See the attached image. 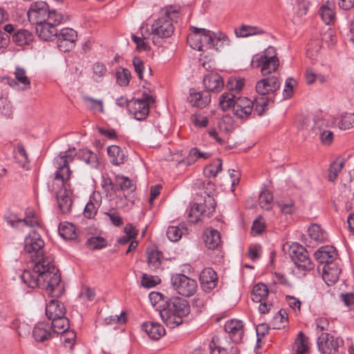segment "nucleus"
Returning a JSON list of instances; mask_svg holds the SVG:
<instances>
[{"mask_svg": "<svg viewBox=\"0 0 354 354\" xmlns=\"http://www.w3.org/2000/svg\"><path fill=\"white\" fill-rule=\"evenodd\" d=\"M212 153L207 151H203L197 147H192L189 151L187 156L183 159L180 163L184 164L187 166H190L194 164L199 159H207L210 158Z\"/></svg>", "mask_w": 354, "mask_h": 354, "instance_id": "a878e982", "label": "nucleus"}, {"mask_svg": "<svg viewBox=\"0 0 354 354\" xmlns=\"http://www.w3.org/2000/svg\"><path fill=\"white\" fill-rule=\"evenodd\" d=\"M280 81L276 76H270L259 80L256 84V91L261 97L255 99V112L259 115H263L270 102H273L270 94L275 93L280 88Z\"/></svg>", "mask_w": 354, "mask_h": 354, "instance_id": "20e7f679", "label": "nucleus"}, {"mask_svg": "<svg viewBox=\"0 0 354 354\" xmlns=\"http://www.w3.org/2000/svg\"><path fill=\"white\" fill-rule=\"evenodd\" d=\"M63 20L62 14L53 12L48 20L36 25L37 35L44 41H52L57 36L56 26L59 25Z\"/></svg>", "mask_w": 354, "mask_h": 354, "instance_id": "423d86ee", "label": "nucleus"}, {"mask_svg": "<svg viewBox=\"0 0 354 354\" xmlns=\"http://www.w3.org/2000/svg\"><path fill=\"white\" fill-rule=\"evenodd\" d=\"M333 124V122L325 118H317L315 120V131L317 134L327 130Z\"/></svg>", "mask_w": 354, "mask_h": 354, "instance_id": "4d7b16f0", "label": "nucleus"}, {"mask_svg": "<svg viewBox=\"0 0 354 354\" xmlns=\"http://www.w3.org/2000/svg\"><path fill=\"white\" fill-rule=\"evenodd\" d=\"M115 184L122 191L133 190L135 189L131 180L124 176L118 175L115 176Z\"/></svg>", "mask_w": 354, "mask_h": 354, "instance_id": "5fc2aeb1", "label": "nucleus"}, {"mask_svg": "<svg viewBox=\"0 0 354 354\" xmlns=\"http://www.w3.org/2000/svg\"><path fill=\"white\" fill-rule=\"evenodd\" d=\"M187 100L192 106L204 108L211 102V95L208 92H196L194 90H190Z\"/></svg>", "mask_w": 354, "mask_h": 354, "instance_id": "5701e85b", "label": "nucleus"}, {"mask_svg": "<svg viewBox=\"0 0 354 354\" xmlns=\"http://www.w3.org/2000/svg\"><path fill=\"white\" fill-rule=\"evenodd\" d=\"M283 250L287 252L288 254L298 268L304 271H309L313 269L314 264L308 257L306 249L297 243H288L283 245Z\"/></svg>", "mask_w": 354, "mask_h": 354, "instance_id": "39448f33", "label": "nucleus"}, {"mask_svg": "<svg viewBox=\"0 0 354 354\" xmlns=\"http://www.w3.org/2000/svg\"><path fill=\"white\" fill-rule=\"evenodd\" d=\"M190 313L188 301L183 298L174 297L165 301L159 311L162 322L169 327L174 328L183 323V317Z\"/></svg>", "mask_w": 354, "mask_h": 354, "instance_id": "7ed1b4c3", "label": "nucleus"}, {"mask_svg": "<svg viewBox=\"0 0 354 354\" xmlns=\"http://www.w3.org/2000/svg\"><path fill=\"white\" fill-rule=\"evenodd\" d=\"M264 31L257 26L242 25L240 28L235 29V34L239 37H247L255 35H261Z\"/></svg>", "mask_w": 354, "mask_h": 354, "instance_id": "f704fd0d", "label": "nucleus"}, {"mask_svg": "<svg viewBox=\"0 0 354 354\" xmlns=\"http://www.w3.org/2000/svg\"><path fill=\"white\" fill-rule=\"evenodd\" d=\"M215 205L214 198L209 195H207L203 203H193L191 205L187 214L189 222L196 223L203 217H209L215 210Z\"/></svg>", "mask_w": 354, "mask_h": 354, "instance_id": "0eeeda50", "label": "nucleus"}, {"mask_svg": "<svg viewBox=\"0 0 354 354\" xmlns=\"http://www.w3.org/2000/svg\"><path fill=\"white\" fill-rule=\"evenodd\" d=\"M199 280L203 290L208 292L216 288L218 277L212 268H206L201 272Z\"/></svg>", "mask_w": 354, "mask_h": 354, "instance_id": "a211bd4d", "label": "nucleus"}, {"mask_svg": "<svg viewBox=\"0 0 354 354\" xmlns=\"http://www.w3.org/2000/svg\"><path fill=\"white\" fill-rule=\"evenodd\" d=\"M29 226V227H35L39 225V221L38 218L35 215H28L26 214V216L22 219V223L21 224V226Z\"/></svg>", "mask_w": 354, "mask_h": 354, "instance_id": "774afa93", "label": "nucleus"}, {"mask_svg": "<svg viewBox=\"0 0 354 354\" xmlns=\"http://www.w3.org/2000/svg\"><path fill=\"white\" fill-rule=\"evenodd\" d=\"M171 283L178 294L188 297L194 295L198 288L196 280L183 274H173L171 277Z\"/></svg>", "mask_w": 354, "mask_h": 354, "instance_id": "6e6552de", "label": "nucleus"}, {"mask_svg": "<svg viewBox=\"0 0 354 354\" xmlns=\"http://www.w3.org/2000/svg\"><path fill=\"white\" fill-rule=\"evenodd\" d=\"M185 231L186 228L183 225L169 226L167 230V236L171 241L176 242L181 239Z\"/></svg>", "mask_w": 354, "mask_h": 354, "instance_id": "37998d69", "label": "nucleus"}, {"mask_svg": "<svg viewBox=\"0 0 354 354\" xmlns=\"http://www.w3.org/2000/svg\"><path fill=\"white\" fill-rule=\"evenodd\" d=\"M212 42L211 44L208 45L207 48H214L216 50H218L225 46L229 45L230 40L226 35H220L219 36H215L214 34L212 32Z\"/></svg>", "mask_w": 354, "mask_h": 354, "instance_id": "3c124183", "label": "nucleus"}, {"mask_svg": "<svg viewBox=\"0 0 354 354\" xmlns=\"http://www.w3.org/2000/svg\"><path fill=\"white\" fill-rule=\"evenodd\" d=\"M354 126V115L346 113L343 115L339 122V127L341 129L346 130Z\"/></svg>", "mask_w": 354, "mask_h": 354, "instance_id": "6e6d98bb", "label": "nucleus"}, {"mask_svg": "<svg viewBox=\"0 0 354 354\" xmlns=\"http://www.w3.org/2000/svg\"><path fill=\"white\" fill-rule=\"evenodd\" d=\"M314 256L316 260L324 266L330 262H336L337 254L335 248L330 245H325L317 250Z\"/></svg>", "mask_w": 354, "mask_h": 354, "instance_id": "412c9836", "label": "nucleus"}, {"mask_svg": "<svg viewBox=\"0 0 354 354\" xmlns=\"http://www.w3.org/2000/svg\"><path fill=\"white\" fill-rule=\"evenodd\" d=\"M174 26L169 12H165L157 19L151 26L153 39L156 36L158 38L169 37L174 33Z\"/></svg>", "mask_w": 354, "mask_h": 354, "instance_id": "9b49d317", "label": "nucleus"}, {"mask_svg": "<svg viewBox=\"0 0 354 354\" xmlns=\"http://www.w3.org/2000/svg\"><path fill=\"white\" fill-rule=\"evenodd\" d=\"M55 10H50L48 5L42 1L33 2L30 4L27 15L28 20L35 24H39L48 20Z\"/></svg>", "mask_w": 354, "mask_h": 354, "instance_id": "9d476101", "label": "nucleus"}, {"mask_svg": "<svg viewBox=\"0 0 354 354\" xmlns=\"http://www.w3.org/2000/svg\"><path fill=\"white\" fill-rule=\"evenodd\" d=\"M58 230L59 235L66 240H73L77 236L75 227L71 223H60Z\"/></svg>", "mask_w": 354, "mask_h": 354, "instance_id": "e433bc0d", "label": "nucleus"}, {"mask_svg": "<svg viewBox=\"0 0 354 354\" xmlns=\"http://www.w3.org/2000/svg\"><path fill=\"white\" fill-rule=\"evenodd\" d=\"M253 57L261 59L279 60L277 56L276 49L272 46L268 47L261 54L255 55Z\"/></svg>", "mask_w": 354, "mask_h": 354, "instance_id": "13d9d810", "label": "nucleus"}, {"mask_svg": "<svg viewBox=\"0 0 354 354\" xmlns=\"http://www.w3.org/2000/svg\"><path fill=\"white\" fill-rule=\"evenodd\" d=\"M344 341L340 337H335L328 333H322L317 338V346L322 354H335Z\"/></svg>", "mask_w": 354, "mask_h": 354, "instance_id": "ddd939ff", "label": "nucleus"}, {"mask_svg": "<svg viewBox=\"0 0 354 354\" xmlns=\"http://www.w3.org/2000/svg\"><path fill=\"white\" fill-rule=\"evenodd\" d=\"M0 113L8 117L12 114L11 103L6 99H0Z\"/></svg>", "mask_w": 354, "mask_h": 354, "instance_id": "e2e57ef3", "label": "nucleus"}, {"mask_svg": "<svg viewBox=\"0 0 354 354\" xmlns=\"http://www.w3.org/2000/svg\"><path fill=\"white\" fill-rule=\"evenodd\" d=\"M80 157L84 162L92 167L95 168L98 165L97 155L91 150H81L80 152Z\"/></svg>", "mask_w": 354, "mask_h": 354, "instance_id": "09e8293b", "label": "nucleus"}, {"mask_svg": "<svg viewBox=\"0 0 354 354\" xmlns=\"http://www.w3.org/2000/svg\"><path fill=\"white\" fill-rule=\"evenodd\" d=\"M281 212L285 214H292L297 210L295 201L291 198H284L277 201Z\"/></svg>", "mask_w": 354, "mask_h": 354, "instance_id": "49530a36", "label": "nucleus"}, {"mask_svg": "<svg viewBox=\"0 0 354 354\" xmlns=\"http://www.w3.org/2000/svg\"><path fill=\"white\" fill-rule=\"evenodd\" d=\"M192 32L187 36V43L189 46L198 51L203 50V47H207L212 42V32L204 28H191Z\"/></svg>", "mask_w": 354, "mask_h": 354, "instance_id": "1a4fd4ad", "label": "nucleus"}, {"mask_svg": "<svg viewBox=\"0 0 354 354\" xmlns=\"http://www.w3.org/2000/svg\"><path fill=\"white\" fill-rule=\"evenodd\" d=\"M203 84L205 92H220L223 86L224 82L221 76L216 73H209L203 77Z\"/></svg>", "mask_w": 354, "mask_h": 354, "instance_id": "aec40b11", "label": "nucleus"}, {"mask_svg": "<svg viewBox=\"0 0 354 354\" xmlns=\"http://www.w3.org/2000/svg\"><path fill=\"white\" fill-rule=\"evenodd\" d=\"M4 219L12 227H18L22 223V218H19L17 214L12 213L5 215Z\"/></svg>", "mask_w": 354, "mask_h": 354, "instance_id": "69168bd1", "label": "nucleus"}, {"mask_svg": "<svg viewBox=\"0 0 354 354\" xmlns=\"http://www.w3.org/2000/svg\"><path fill=\"white\" fill-rule=\"evenodd\" d=\"M155 102L153 97L149 94H143L142 99H137L129 102V110L137 120L146 118L149 114V105Z\"/></svg>", "mask_w": 354, "mask_h": 354, "instance_id": "f8f14e48", "label": "nucleus"}, {"mask_svg": "<svg viewBox=\"0 0 354 354\" xmlns=\"http://www.w3.org/2000/svg\"><path fill=\"white\" fill-rule=\"evenodd\" d=\"M142 329L148 336L154 340H158L165 334V328L159 323L148 322L142 324Z\"/></svg>", "mask_w": 354, "mask_h": 354, "instance_id": "b1692460", "label": "nucleus"}, {"mask_svg": "<svg viewBox=\"0 0 354 354\" xmlns=\"http://www.w3.org/2000/svg\"><path fill=\"white\" fill-rule=\"evenodd\" d=\"M222 170V160L220 158L214 160L209 165L205 167L204 172L205 175L210 177H216Z\"/></svg>", "mask_w": 354, "mask_h": 354, "instance_id": "a18cd8bd", "label": "nucleus"}, {"mask_svg": "<svg viewBox=\"0 0 354 354\" xmlns=\"http://www.w3.org/2000/svg\"><path fill=\"white\" fill-rule=\"evenodd\" d=\"M32 335L36 341L43 342L50 338L52 333L48 325L39 323L35 326L32 330Z\"/></svg>", "mask_w": 354, "mask_h": 354, "instance_id": "c756f323", "label": "nucleus"}, {"mask_svg": "<svg viewBox=\"0 0 354 354\" xmlns=\"http://www.w3.org/2000/svg\"><path fill=\"white\" fill-rule=\"evenodd\" d=\"M295 354H308L309 351V341L302 332H299L294 343Z\"/></svg>", "mask_w": 354, "mask_h": 354, "instance_id": "7c9ffc66", "label": "nucleus"}, {"mask_svg": "<svg viewBox=\"0 0 354 354\" xmlns=\"http://www.w3.org/2000/svg\"><path fill=\"white\" fill-rule=\"evenodd\" d=\"M93 78L96 82L101 81L102 77L106 72V66L103 64L96 63L93 65Z\"/></svg>", "mask_w": 354, "mask_h": 354, "instance_id": "bf43d9fd", "label": "nucleus"}, {"mask_svg": "<svg viewBox=\"0 0 354 354\" xmlns=\"http://www.w3.org/2000/svg\"><path fill=\"white\" fill-rule=\"evenodd\" d=\"M83 101L86 108L94 113H103L104 102L102 100H96L92 97L85 95L83 97Z\"/></svg>", "mask_w": 354, "mask_h": 354, "instance_id": "473e14b6", "label": "nucleus"}, {"mask_svg": "<svg viewBox=\"0 0 354 354\" xmlns=\"http://www.w3.org/2000/svg\"><path fill=\"white\" fill-rule=\"evenodd\" d=\"M261 254V248L259 245H252L249 247L248 257L252 261L258 260Z\"/></svg>", "mask_w": 354, "mask_h": 354, "instance_id": "338daca9", "label": "nucleus"}, {"mask_svg": "<svg viewBox=\"0 0 354 354\" xmlns=\"http://www.w3.org/2000/svg\"><path fill=\"white\" fill-rule=\"evenodd\" d=\"M244 82V79L230 77L227 82L226 88L230 91L238 93L242 89Z\"/></svg>", "mask_w": 354, "mask_h": 354, "instance_id": "864d4df0", "label": "nucleus"}, {"mask_svg": "<svg viewBox=\"0 0 354 354\" xmlns=\"http://www.w3.org/2000/svg\"><path fill=\"white\" fill-rule=\"evenodd\" d=\"M51 328L55 333H63L69 328V321L65 315L51 319Z\"/></svg>", "mask_w": 354, "mask_h": 354, "instance_id": "58836bf2", "label": "nucleus"}, {"mask_svg": "<svg viewBox=\"0 0 354 354\" xmlns=\"http://www.w3.org/2000/svg\"><path fill=\"white\" fill-rule=\"evenodd\" d=\"M308 231L310 237L315 241L324 242L327 239L326 232L317 224L311 225Z\"/></svg>", "mask_w": 354, "mask_h": 354, "instance_id": "4c0bfd02", "label": "nucleus"}, {"mask_svg": "<svg viewBox=\"0 0 354 354\" xmlns=\"http://www.w3.org/2000/svg\"><path fill=\"white\" fill-rule=\"evenodd\" d=\"M44 245L41 235L35 230L25 236L24 251L29 254L34 265L32 269L25 270L21 278L28 287L44 289L51 297H59L64 291L61 276L53 257L44 254Z\"/></svg>", "mask_w": 354, "mask_h": 354, "instance_id": "f257e3e1", "label": "nucleus"}, {"mask_svg": "<svg viewBox=\"0 0 354 354\" xmlns=\"http://www.w3.org/2000/svg\"><path fill=\"white\" fill-rule=\"evenodd\" d=\"M143 26L140 28L142 37H138L136 35H133L131 37L133 41L136 44L137 50L139 51L149 50V45L144 40L147 39L150 34L148 32L147 29H146L145 32H143Z\"/></svg>", "mask_w": 354, "mask_h": 354, "instance_id": "de8ad7c7", "label": "nucleus"}, {"mask_svg": "<svg viewBox=\"0 0 354 354\" xmlns=\"http://www.w3.org/2000/svg\"><path fill=\"white\" fill-rule=\"evenodd\" d=\"M77 38V32L73 28H62L56 37L57 48L62 52L69 51L75 46Z\"/></svg>", "mask_w": 354, "mask_h": 354, "instance_id": "2eb2a0df", "label": "nucleus"}, {"mask_svg": "<svg viewBox=\"0 0 354 354\" xmlns=\"http://www.w3.org/2000/svg\"><path fill=\"white\" fill-rule=\"evenodd\" d=\"M87 245L92 249H100L106 245L104 239L100 236L91 237L87 241Z\"/></svg>", "mask_w": 354, "mask_h": 354, "instance_id": "680f3d73", "label": "nucleus"}, {"mask_svg": "<svg viewBox=\"0 0 354 354\" xmlns=\"http://www.w3.org/2000/svg\"><path fill=\"white\" fill-rule=\"evenodd\" d=\"M322 270V278L328 286L335 283L341 273V269L339 268L337 261L324 264Z\"/></svg>", "mask_w": 354, "mask_h": 354, "instance_id": "6ab92c4d", "label": "nucleus"}, {"mask_svg": "<svg viewBox=\"0 0 354 354\" xmlns=\"http://www.w3.org/2000/svg\"><path fill=\"white\" fill-rule=\"evenodd\" d=\"M100 205V201L95 198V195L90 198L89 201L86 203L84 215L87 218H93L97 214V209Z\"/></svg>", "mask_w": 354, "mask_h": 354, "instance_id": "ea45409f", "label": "nucleus"}, {"mask_svg": "<svg viewBox=\"0 0 354 354\" xmlns=\"http://www.w3.org/2000/svg\"><path fill=\"white\" fill-rule=\"evenodd\" d=\"M12 40L18 46L28 45L32 41V35L28 30L21 29L12 35Z\"/></svg>", "mask_w": 354, "mask_h": 354, "instance_id": "72a5a7b5", "label": "nucleus"}, {"mask_svg": "<svg viewBox=\"0 0 354 354\" xmlns=\"http://www.w3.org/2000/svg\"><path fill=\"white\" fill-rule=\"evenodd\" d=\"M76 155L75 147L60 152L54 160L57 167L55 178L48 183V190L56 194L57 206L62 214L69 213L73 205L68 183L72 171L68 165L73 161Z\"/></svg>", "mask_w": 354, "mask_h": 354, "instance_id": "f03ea898", "label": "nucleus"}, {"mask_svg": "<svg viewBox=\"0 0 354 354\" xmlns=\"http://www.w3.org/2000/svg\"><path fill=\"white\" fill-rule=\"evenodd\" d=\"M251 65L253 68L261 67L262 75L266 76L277 71L279 65V60L261 59L252 57Z\"/></svg>", "mask_w": 354, "mask_h": 354, "instance_id": "4be33fe9", "label": "nucleus"}, {"mask_svg": "<svg viewBox=\"0 0 354 354\" xmlns=\"http://www.w3.org/2000/svg\"><path fill=\"white\" fill-rule=\"evenodd\" d=\"M107 153L113 165H119L124 162L126 156L123 150L117 145H111L107 148Z\"/></svg>", "mask_w": 354, "mask_h": 354, "instance_id": "c85d7f7f", "label": "nucleus"}, {"mask_svg": "<svg viewBox=\"0 0 354 354\" xmlns=\"http://www.w3.org/2000/svg\"><path fill=\"white\" fill-rule=\"evenodd\" d=\"M255 100L252 101L245 97H240L236 99L234 104L233 111L234 115L241 119L248 118L255 111Z\"/></svg>", "mask_w": 354, "mask_h": 354, "instance_id": "dca6fc26", "label": "nucleus"}, {"mask_svg": "<svg viewBox=\"0 0 354 354\" xmlns=\"http://www.w3.org/2000/svg\"><path fill=\"white\" fill-rule=\"evenodd\" d=\"M319 14L324 22L330 25L334 23L335 20V13L333 8V5H322L319 10Z\"/></svg>", "mask_w": 354, "mask_h": 354, "instance_id": "c9c22d12", "label": "nucleus"}, {"mask_svg": "<svg viewBox=\"0 0 354 354\" xmlns=\"http://www.w3.org/2000/svg\"><path fill=\"white\" fill-rule=\"evenodd\" d=\"M64 305L57 299H52L46 306V315L48 319H55L57 317L65 315Z\"/></svg>", "mask_w": 354, "mask_h": 354, "instance_id": "393cba45", "label": "nucleus"}, {"mask_svg": "<svg viewBox=\"0 0 354 354\" xmlns=\"http://www.w3.org/2000/svg\"><path fill=\"white\" fill-rule=\"evenodd\" d=\"M345 161L344 159H337L333 162L328 169V180L334 182L338 176V174L344 167Z\"/></svg>", "mask_w": 354, "mask_h": 354, "instance_id": "79ce46f5", "label": "nucleus"}, {"mask_svg": "<svg viewBox=\"0 0 354 354\" xmlns=\"http://www.w3.org/2000/svg\"><path fill=\"white\" fill-rule=\"evenodd\" d=\"M268 288L263 283H258L253 287L252 292V299L254 302H261L266 301L268 296Z\"/></svg>", "mask_w": 354, "mask_h": 354, "instance_id": "2f4dec72", "label": "nucleus"}, {"mask_svg": "<svg viewBox=\"0 0 354 354\" xmlns=\"http://www.w3.org/2000/svg\"><path fill=\"white\" fill-rule=\"evenodd\" d=\"M130 71L124 68H119L116 72L117 83L121 86H127L131 79Z\"/></svg>", "mask_w": 354, "mask_h": 354, "instance_id": "603ef678", "label": "nucleus"}, {"mask_svg": "<svg viewBox=\"0 0 354 354\" xmlns=\"http://www.w3.org/2000/svg\"><path fill=\"white\" fill-rule=\"evenodd\" d=\"M236 96L232 93H224L220 97L219 105L223 111L231 107L234 109V104L236 101Z\"/></svg>", "mask_w": 354, "mask_h": 354, "instance_id": "8fccbe9b", "label": "nucleus"}, {"mask_svg": "<svg viewBox=\"0 0 354 354\" xmlns=\"http://www.w3.org/2000/svg\"><path fill=\"white\" fill-rule=\"evenodd\" d=\"M15 78L4 77L3 81L5 84H8L12 88L24 91L30 88L31 82L30 78L27 76L26 71L21 67L17 66L14 73Z\"/></svg>", "mask_w": 354, "mask_h": 354, "instance_id": "4468645a", "label": "nucleus"}, {"mask_svg": "<svg viewBox=\"0 0 354 354\" xmlns=\"http://www.w3.org/2000/svg\"><path fill=\"white\" fill-rule=\"evenodd\" d=\"M204 242L205 245L211 250L217 248L221 243L219 232L214 229H207L204 232Z\"/></svg>", "mask_w": 354, "mask_h": 354, "instance_id": "bb28decb", "label": "nucleus"}, {"mask_svg": "<svg viewBox=\"0 0 354 354\" xmlns=\"http://www.w3.org/2000/svg\"><path fill=\"white\" fill-rule=\"evenodd\" d=\"M105 215L107 216L111 220V223L115 226H120L123 224V221L119 212L115 209H112L109 212H106Z\"/></svg>", "mask_w": 354, "mask_h": 354, "instance_id": "0e129e2a", "label": "nucleus"}, {"mask_svg": "<svg viewBox=\"0 0 354 354\" xmlns=\"http://www.w3.org/2000/svg\"><path fill=\"white\" fill-rule=\"evenodd\" d=\"M191 121L197 127H205L208 124V118L201 114L192 115Z\"/></svg>", "mask_w": 354, "mask_h": 354, "instance_id": "052dcab7", "label": "nucleus"}, {"mask_svg": "<svg viewBox=\"0 0 354 354\" xmlns=\"http://www.w3.org/2000/svg\"><path fill=\"white\" fill-rule=\"evenodd\" d=\"M14 159L19 167L28 169V156L24 146L21 144H17L14 150Z\"/></svg>", "mask_w": 354, "mask_h": 354, "instance_id": "cd10ccee", "label": "nucleus"}, {"mask_svg": "<svg viewBox=\"0 0 354 354\" xmlns=\"http://www.w3.org/2000/svg\"><path fill=\"white\" fill-rule=\"evenodd\" d=\"M273 202V196L267 189L263 190L259 195V203L262 209L269 210L272 208Z\"/></svg>", "mask_w": 354, "mask_h": 354, "instance_id": "c03bdc74", "label": "nucleus"}, {"mask_svg": "<svg viewBox=\"0 0 354 354\" xmlns=\"http://www.w3.org/2000/svg\"><path fill=\"white\" fill-rule=\"evenodd\" d=\"M224 330L233 342L239 343L241 341L244 333L241 320L235 319L227 320L224 325Z\"/></svg>", "mask_w": 354, "mask_h": 354, "instance_id": "f3484780", "label": "nucleus"}, {"mask_svg": "<svg viewBox=\"0 0 354 354\" xmlns=\"http://www.w3.org/2000/svg\"><path fill=\"white\" fill-rule=\"evenodd\" d=\"M147 253L149 266L152 270L158 269L161 263L162 253L154 249L148 250Z\"/></svg>", "mask_w": 354, "mask_h": 354, "instance_id": "a19ab883", "label": "nucleus"}]
</instances>
